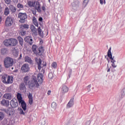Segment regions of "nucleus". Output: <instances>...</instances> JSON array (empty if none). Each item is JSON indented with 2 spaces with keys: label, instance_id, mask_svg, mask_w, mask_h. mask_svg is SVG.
I'll list each match as a JSON object with an SVG mask.
<instances>
[{
  "label": "nucleus",
  "instance_id": "obj_1",
  "mask_svg": "<svg viewBox=\"0 0 125 125\" xmlns=\"http://www.w3.org/2000/svg\"><path fill=\"white\" fill-rule=\"evenodd\" d=\"M29 77L28 76H26L23 78V82L25 85H28L29 88L32 89L33 87H38L40 85L37 80L36 76H33V78L29 81Z\"/></svg>",
  "mask_w": 125,
  "mask_h": 125
},
{
  "label": "nucleus",
  "instance_id": "obj_2",
  "mask_svg": "<svg viewBox=\"0 0 125 125\" xmlns=\"http://www.w3.org/2000/svg\"><path fill=\"white\" fill-rule=\"evenodd\" d=\"M1 80L2 82L6 84H11L13 83V77L8 75L7 74H3L1 75Z\"/></svg>",
  "mask_w": 125,
  "mask_h": 125
},
{
  "label": "nucleus",
  "instance_id": "obj_3",
  "mask_svg": "<svg viewBox=\"0 0 125 125\" xmlns=\"http://www.w3.org/2000/svg\"><path fill=\"white\" fill-rule=\"evenodd\" d=\"M14 64V60L12 58L9 57H6L4 60V66L6 68L12 67Z\"/></svg>",
  "mask_w": 125,
  "mask_h": 125
},
{
  "label": "nucleus",
  "instance_id": "obj_4",
  "mask_svg": "<svg viewBox=\"0 0 125 125\" xmlns=\"http://www.w3.org/2000/svg\"><path fill=\"white\" fill-rule=\"evenodd\" d=\"M17 98L18 100L19 104L21 105L23 110L25 111L26 110V104L22 100L21 95L20 93H18L17 95Z\"/></svg>",
  "mask_w": 125,
  "mask_h": 125
},
{
  "label": "nucleus",
  "instance_id": "obj_5",
  "mask_svg": "<svg viewBox=\"0 0 125 125\" xmlns=\"http://www.w3.org/2000/svg\"><path fill=\"white\" fill-rule=\"evenodd\" d=\"M111 48L110 47V48H109V49L108 51L107 57L108 58H109V59L111 60V62L112 63H111L112 67H113V68H116L117 65L115 63L116 61H115V60H114V57L112 58V54L111 53Z\"/></svg>",
  "mask_w": 125,
  "mask_h": 125
},
{
  "label": "nucleus",
  "instance_id": "obj_6",
  "mask_svg": "<svg viewBox=\"0 0 125 125\" xmlns=\"http://www.w3.org/2000/svg\"><path fill=\"white\" fill-rule=\"evenodd\" d=\"M18 18L20 19V20L19 21L21 23H24L25 21V20L27 18V15L25 13H19L18 14Z\"/></svg>",
  "mask_w": 125,
  "mask_h": 125
},
{
  "label": "nucleus",
  "instance_id": "obj_7",
  "mask_svg": "<svg viewBox=\"0 0 125 125\" xmlns=\"http://www.w3.org/2000/svg\"><path fill=\"white\" fill-rule=\"evenodd\" d=\"M13 18L11 16L7 17L5 19V25L7 27H9L13 24Z\"/></svg>",
  "mask_w": 125,
  "mask_h": 125
},
{
  "label": "nucleus",
  "instance_id": "obj_8",
  "mask_svg": "<svg viewBox=\"0 0 125 125\" xmlns=\"http://www.w3.org/2000/svg\"><path fill=\"white\" fill-rule=\"evenodd\" d=\"M2 111L9 116L14 114V113L15 112L14 109L11 107H8L7 109H2Z\"/></svg>",
  "mask_w": 125,
  "mask_h": 125
},
{
  "label": "nucleus",
  "instance_id": "obj_9",
  "mask_svg": "<svg viewBox=\"0 0 125 125\" xmlns=\"http://www.w3.org/2000/svg\"><path fill=\"white\" fill-rule=\"evenodd\" d=\"M30 67L28 64L24 63L23 64L21 67V71L22 73H26L29 72Z\"/></svg>",
  "mask_w": 125,
  "mask_h": 125
},
{
  "label": "nucleus",
  "instance_id": "obj_10",
  "mask_svg": "<svg viewBox=\"0 0 125 125\" xmlns=\"http://www.w3.org/2000/svg\"><path fill=\"white\" fill-rule=\"evenodd\" d=\"M10 105L13 108H16L18 106V101L17 99L14 98L10 102Z\"/></svg>",
  "mask_w": 125,
  "mask_h": 125
},
{
  "label": "nucleus",
  "instance_id": "obj_11",
  "mask_svg": "<svg viewBox=\"0 0 125 125\" xmlns=\"http://www.w3.org/2000/svg\"><path fill=\"white\" fill-rule=\"evenodd\" d=\"M69 91V88L66 85L63 84L62 87H61V92L63 94H64L66 93H67Z\"/></svg>",
  "mask_w": 125,
  "mask_h": 125
},
{
  "label": "nucleus",
  "instance_id": "obj_12",
  "mask_svg": "<svg viewBox=\"0 0 125 125\" xmlns=\"http://www.w3.org/2000/svg\"><path fill=\"white\" fill-rule=\"evenodd\" d=\"M24 41L26 42H28L30 45H32L33 43V40L30 36H26L24 38Z\"/></svg>",
  "mask_w": 125,
  "mask_h": 125
},
{
  "label": "nucleus",
  "instance_id": "obj_13",
  "mask_svg": "<svg viewBox=\"0 0 125 125\" xmlns=\"http://www.w3.org/2000/svg\"><path fill=\"white\" fill-rule=\"evenodd\" d=\"M74 104V98H72L66 104V108H70L72 107Z\"/></svg>",
  "mask_w": 125,
  "mask_h": 125
},
{
  "label": "nucleus",
  "instance_id": "obj_14",
  "mask_svg": "<svg viewBox=\"0 0 125 125\" xmlns=\"http://www.w3.org/2000/svg\"><path fill=\"white\" fill-rule=\"evenodd\" d=\"M10 46H15V45H16V44L18 43L17 40L15 39L11 38L10 39Z\"/></svg>",
  "mask_w": 125,
  "mask_h": 125
},
{
  "label": "nucleus",
  "instance_id": "obj_15",
  "mask_svg": "<svg viewBox=\"0 0 125 125\" xmlns=\"http://www.w3.org/2000/svg\"><path fill=\"white\" fill-rule=\"evenodd\" d=\"M0 104L4 106L8 107L9 106L10 102L8 100H2L0 102Z\"/></svg>",
  "mask_w": 125,
  "mask_h": 125
},
{
  "label": "nucleus",
  "instance_id": "obj_16",
  "mask_svg": "<svg viewBox=\"0 0 125 125\" xmlns=\"http://www.w3.org/2000/svg\"><path fill=\"white\" fill-rule=\"evenodd\" d=\"M44 49L42 45L41 46L39 49H38V51H37V54L36 55V56H41L42 55V54L44 52Z\"/></svg>",
  "mask_w": 125,
  "mask_h": 125
},
{
  "label": "nucleus",
  "instance_id": "obj_17",
  "mask_svg": "<svg viewBox=\"0 0 125 125\" xmlns=\"http://www.w3.org/2000/svg\"><path fill=\"white\" fill-rule=\"evenodd\" d=\"M37 80L40 84H42L43 82V75L42 73L38 74Z\"/></svg>",
  "mask_w": 125,
  "mask_h": 125
},
{
  "label": "nucleus",
  "instance_id": "obj_18",
  "mask_svg": "<svg viewBox=\"0 0 125 125\" xmlns=\"http://www.w3.org/2000/svg\"><path fill=\"white\" fill-rule=\"evenodd\" d=\"M35 61L38 64V68L39 70H41L42 69V67H41V64H42V59H38V58H36L35 59Z\"/></svg>",
  "mask_w": 125,
  "mask_h": 125
},
{
  "label": "nucleus",
  "instance_id": "obj_19",
  "mask_svg": "<svg viewBox=\"0 0 125 125\" xmlns=\"http://www.w3.org/2000/svg\"><path fill=\"white\" fill-rule=\"evenodd\" d=\"M35 8L36 9V10H37L38 12L39 13H41V5L39 3V2H37Z\"/></svg>",
  "mask_w": 125,
  "mask_h": 125
},
{
  "label": "nucleus",
  "instance_id": "obj_20",
  "mask_svg": "<svg viewBox=\"0 0 125 125\" xmlns=\"http://www.w3.org/2000/svg\"><path fill=\"white\" fill-rule=\"evenodd\" d=\"M3 97L6 99L10 100L12 99V95L10 93H6L3 95Z\"/></svg>",
  "mask_w": 125,
  "mask_h": 125
},
{
  "label": "nucleus",
  "instance_id": "obj_21",
  "mask_svg": "<svg viewBox=\"0 0 125 125\" xmlns=\"http://www.w3.org/2000/svg\"><path fill=\"white\" fill-rule=\"evenodd\" d=\"M25 62H27L30 64L33 63V61L31 60V58L28 56H25L24 58Z\"/></svg>",
  "mask_w": 125,
  "mask_h": 125
},
{
  "label": "nucleus",
  "instance_id": "obj_22",
  "mask_svg": "<svg viewBox=\"0 0 125 125\" xmlns=\"http://www.w3.org/2000/svg\"><path fill=\"white\" fill-rule=\"evenodd\" d=\"M3 44L5 46H10V39L5 40L3 41Z\"/></svg>",
  "mask_w": 125,
  "mask_h": 125
},
{
  "label": "nucleus",
  "instance_id": "obj_23",
  "mask_svg": "<svg viewBox=\"0 0 125 125\" xmlns=\"http://www.w3.org/2000/svg\"><path fill=\"white\" fill-rule=\"evenodd\" d=\"M28 98L29 99V103L30 105L32 104L33 100V97L32 94L30 93H29V95H28Z\"/></svg>",
  "mask_w": 125,
  "mask_h": 125
},
{
  "label": "nucleus",
  "instance_id": "obj_24",
  "mask_svg": "<svg viewBox=\"0 0 125 125\" xmlns=\"http://www.w3.org/2000/svg\"><path fill=\"white\" fill-rule=\"evenodd\" d=\"M37 46L36 45L34 44L32 45V51L34 52V54H36V55L38 52V51H37Z\"/></svg>",
  "mask_w": 125,
  "mask_h": 125
},
{
  "label": "nucleus",
  "instance_id": "obj_25",
  "mask_svg": "<svg viewBox=\"0 0 125 125\" xmlns=\"http://www.w3.org/2000/svg\"><path fill=\"white\" fill-rule=\"evenodd\" d=\"M9 9L11 10V11L12 13L16 12V8H15V7L13 6V5H9Z\"/></svg>",
  "mask_w": 125,
  "mask_h": 125
},
{
  "label": "nucleus",
  "instance_id": "obj_26",
  "mask_svg": "<svg viewBox=\"0 0 125 125\" xmlns=\"http://www.w3.org/2000/svg\"><path fill=\"white\" fill-rule=\"evenodd\" d=\"M18 41L19 42L20 44H21L22 46V45H23V39L21 36H19L18 37Z\"/></svg>",
  "mask_w": 125,
  "mask_h": 125
},
{
  "label": "nucleus",
  "instance_id": "obj_27",
  "mask_svg": "<svg viewBox=\"0 0 125 125\" xmlns=\"http://www.w3.org/2000/svg\"><path fill=\"white\" fill-rule=\"evenodd\" d=\"M79 3H80V2H79V0H75L72 4V6L73 7H77L79 6Z\"/></svg>",
  "mask_w": 125,
  "mask_h": 125
},
{
  "label": "nucleus",
  "instance_id": "obj_28",
  "mask_svg": "<svg viewBox=\"0 0 125 125\" xmlns=\"http://www.w3.org/2000/svg\"><path fill=\"white\" fill-rule=\"evenodd\" d=\"M27 4L30 7H34L35 4V2H33V1H28Z\"/></svg>",
  "mask_w": 125,
  "mask_h": 125
},
{
  "label": "nucleus",
  "instance_id": "obj_29",
  "mask_svg": "<svg viewBox=\"0 0 125 125\" xmlns=\"http://www.w3.org/2000/svg\"><path fill=\"white\" fill-rule=\"evenodd\" d=\"M10 14V10L8 7H6L4 10V14L8 16Z\"/></svg>",
  "mask_w": 125,
  "mask_h": 125
},
{
  "label": "nucleus",
  "instance_id": "obj_30",
  "mask_svg": "<svg viewBox=\"0 0 125 125\" xmlns=\"http://www.w3.org/2000/svg\"><path fill=\"white\" fill-rule=\"evenodd\" d=\"M33 22L34 24V25H35V26H36L37 27H38L39 26V23L37 21L36 18L35 17H33Z\"/></svg>",
  "mask_w": 125,
  "mask_h": 125
},
{
  "label": "nucleus",
  "instance_id": "obj_31",
  "mask_svg": "<svg viewBox=\"0 0 125 125\" xmlns=\"http://www.w3.org/2000/svg\"><path fill=\"white\" fill-rule=\"evenodd\" d=\"M38 33H39V35H40L42 38H43V37H44L43 33L42 31V30H41L40 27L38 28Z\"/></svg>",
  "mask_w": 125,
  "mask_h": 125
},
{
  "label": "nucleus",
  "instance_id": "obj_32",
  "mask_svg": "<svg viewBox=\"0 0 125 125\" xmlns=\"http://www.w3.org/2000/svg\"><path fill=\"white\" fill-rule=\"evenodd\" d=\"M30 29L34 34L36 33V29L34 25H31L30 26Z\"/></svg>",
  "mask_w": 125,
  "mask_h": 125
},
{
  "label": "nucleus",
  "instance_id": "obj_33",
  "mask_svg": "<svg viewBox=\"0 0 125 125\" xmlns=\"http://www.w3.org/2000/svg\"><path fill=\"white\" fill-rule=\"evenodd\" d=\"M20 88L21 90H23L25 88V86L24 83H21L20 85Z\"/></svg>",
  "mask_w": 125,
  "mask_h": 125
},
{
  "label": "nucleus",
  "instance_id": "obj_34",
  "mask_svg": "<svg viewBox=\"0 0 125 125\" xmlns=\"http://www.w3.org/2000/svg\"><path fill=\"white\" fill-rule=\"evenodd\" d=\"M89 0H83V5L84 7H86L89 2Z\"/></svg>",
  "mask_w": 125,
  "mask_h": 125
},
{
  "label": "nucleus",
  "instance_id": "obj_35",
  "mask_svg": "<svg viewBox=\"0 0 125 125\" xmlns=\"http://www.w3.org/2000/svg\"><path fill=\"white\" fill-rule=\"evenodd\" d=\"M51 107L54 109H56L57 108V104H56V103H55V102L52 103V105H51Z\"/></svg>",
  "mask_w": 125,
  "mask_h": 125
},
{
  "label": "nucleus",
  "instance_id": "obj_36",
  "mask_svg": "<svg viewBox=\"0 0 125 125\" xmlns=\"http://www.w3.org/2000/svg\"><path fill=\"white\" fill-rule=\"evenodd\" d=\"M5 117V115L3 113L0 112V121L2 120Z\"/></svg>",
  "mask_w": 125,
  "mask_h": 125
},
{
  "label": "nucleus",
  "instance_id": "obj_37",
  "mask_svg": "<svg viewBox=\"0 0 125 125\" xmlns=\"http://www.w3.org/2000/svg\"><path fill=\"white\" fill-rule=\"evenodd\" d=\"M51 66L55 69L57 67V62H53L52 64H51Z\"/></svg>",
  "mask_w": 125,
  "mask_h": 125
},
{
  "label": "nucleus",
  "instance_id": "obj_38",
  "mask_svg": "<svg viewBox=\"0 0 125 125\" xmlns=\"http://www.w3.org/2000/svg\"><path fill=\"white\" fill-rule=\"evenodd\" d=\"M18 110L19 111L20 114H23L24 115H25V113L21 108H18Z\"/></svg>",
  "mask_w": 125,
  "mask_h": 125
},
{
  "label": "nucleus",
  "instance_id": "obj_39",
  "mask_svg": "<svg viewBox=\"0 0 125 125\" xmlns=\"http://www.w3.org/2000/svg\"><path fill=\"white\" fill-rule=\"evenodd\" d=\"M21 27L25 28L26 29H28L29 28V25L28 24H22V25H21Z\"/></svg>",
  "mask_w": 125,
  "mask_h": 125
},
{
  "label": "nucleus",
  "instance_id": "obj_40",
  "mask_svg": "<svg viewBox=\"0 0 125 125\" xmlns=\"http://www.w3.org/2000/svg\"><path fill=\"white\" fill-rule=\"evenodd\" d=\"M125 95V88H124L121 91V96L124 97Z\"/></svg>",
  "mask_w": 125,
  "mask_h": 125
},
{
  "label": "nucleus",
  "instance_id": "obj_41",
  "mask_svg": "<svg viewBox=\"0 0 125 125\" xmlns=\"http://www.w3.org/2000/svg\"><path fill=\"white\" fill-rule=\"evenodd\" d=\"M17 7L19 9H23V6L22 4L18 3L17 5Z\"/></svg>",
  "mask_w": 125,
  "mask_h": 125
},
{
  "label": "nucleus",
  "instance_id": "obj_42",
  "mask_svg": "<svg viewBox=\"0 0 125 125\" xmlns=\"http://www.w3.org/2000/svg\"><path fill=\"white\" fill-rule=\"evenodd\" d=\"M6 53V50L5 49H2L1 50V55H5Z\"/></svg>",
  "mask_w": 125,
  "mask_h": 125
},
{
  "label": "nucleus",
  "instance_id": "obj_43",
  "mask_svg": "<svg viewBox=\"0 0 125 125\" xmlns=\"http://www.w3.org/2000/svg\"><path fill=\"white\" fill-rule=\"evenodd\" d=\"M5 3L7 4H10L11 3V0H4Z\"/></svg>",
  "mask_w": 125,
  "mask_h": 125
},
{
  "label": "nucleus",
  "instance_id": "obj_44",
  "mask_svg": "<svg viewBox=\"0 0 125 125\" xmlns=\"http://www.w3.org/2000/svg\"><path fill=\"white\" fill-rule=\"evenodd\" d=\"M100 3L101 5H103V3L105 4H106V0H100Z\"/></svg>",
  "mask_w": 125,
  "mask_h": 125
},
{
  "label": "nucleus",
  "instance_id": "obj_45",
  "mask_svg": "<svg viewBox=\"0 0 125 125\" xmlns=\"http://www.w3.org/2000/svg\"><path fill=\"white\" fill-rule=\"evenodd\" d=\"M115 67H113L112 66H110V69H111L112 72H114L115 71Z\"/></svg>",
  "mask_w": 125,
  "mask_h": 125
},
{
  "label": "nucleus",
  "instance_id": "obj_46",
  "mask_svg": "<svg viewBox=\"0 0 125 125\" xmlns=\"http://www.w3.org/2000/svg\"><path fill=\"white\" fill-rule=\"evenodd\" d=\"M48 77L49 79H51L53 77V75L52 73H49L48 75Z\"/></svg>",
  "mask_w": 125,
  "mask_h": 125
},
{
  "label": "nucleus",
  "instance_id": "obj_47",
  "mask_svg": "<svg viewBox=\"0 0 125 125\" xmlns=\"http://www.w3.org/2000/svg\"><path fill=\"white\" fill-rule=\"evenodd\" d=\"M32 13H33V15H34L36 16V13H37V11H36V10H35V9L32 10Z\"/></svg>",
  "mask_w": 125,
  "mask_h": 125
},
{
  "label": "nucleus",
  "instance_id": "obj_48",
  "mask_svg": "<svg viewBox=\"0 0 125 125\" xmlns=\"http://www.w3.org/2000/svg\"><path fill=\"white\" fill-rule=\"evenodd\" d=\"M42 9L44 11V12H45V10L46 9V7H45V5H43L42 6Z\"/></svg>",
  "mask_w": 125,
  "mask_h": 125
},
{
  "label": "nucleus",
  "instance_id": "obj_49",
  "mask_svg": "<svg viewBox=\"0 0 125 125\" xmlns=\"http://www.w3.org/2000/svg\"><path fill=\"white\" fill-rule=\"evenodd\" d=\"M39 21H40L42 22V21H43V19H42V17H40V18L39 19Z\"/></svg>",
  "mask_w": 125,
  "mask_h": 125
},
{
  "label": "nucleus",
  "instance_id": "obj_50",
  "mask_svg": "<svg viewBox=\"0 0 125 125\" xmlns=\"http://www.w3.org/2000/svg\"><path fill=\"white\" fill-rule=\"evenodd\" d=\"M2 69V65L0 63V72H1Z\"/></svg>",
  "mask_w": 125,
  "mask_h": 125
},
{
  "label": "nucleus",
  "instance_id": "obj_51",
  "mask_svg": "<svg viewBox=\"0 0 125 125\" xmlns=\"http://www.w3.org/2000/svg\"><path fill=\"white\" fill-rule=\"evenodd\" d=\"M21 34L22 36H24L26 34V32L25 31L21 32Z\"/></svg>",
  "mask_w": 125,
  "mask_h": 125
},
{
  "label": "nucleus",
  "instance_id": "obj_52",
  "mask_svg": "<svg viewBox=\"0 0 125 125\" xmlns=\"http://www.w3.org/2000/svg\"><path fill=\"white\" fill-rule=\"evenodd\" d=\"M43 42L42 41V40L40 39V44H42Z\"/></svg>",
  "mask_w": 125,
  "mask_h": 125
},
{
  "label": "nucleus",
  "instance_id": "obj_53",
  "mask_svg": "<svg viewBox=\"0 0 125 125\" xmlns=\"http://www.w3.org/2000/svg\"><path fill=\"white\" fill-rule=\"evenodd\" d=\"M51 91H50V90L48 91V92H47L48 95H50L51 94Z\"/></svg>",
  "mask_w": 125,
  "mask_h": 125
},
{
  "label": "nucleus",
  "instance_id": "obj_54",
  "mask_svg": "<svg viewBox=\"0 0 125 125\" xmlns=\"http://www.w3.org/2000/svg\"><path fill=\"white\" fill-rule=\"evenodd\" d=\"M43 66L44 67L46 66V62H43V63L42 64Z\"/></svg>",
  "mask_w": 125,
  "mask_h": 125
},
{
  "label": "nucleus",
  "instance_id": "obj_55",
  "mask_svg": "<svg viewBox=\"0 0 125 125\" xmlns=\"http://www.w3.org/2000/svg\"><path fill=\"white\" fill-rule=\"evenodd\" d=\"M2 21V19L1 17H0V24L1 23Z\"/></svg>",
  "mask_w": 125,
  "mask_h": 125
},
{
  "label": "nucleus",
  "instance_id": "obj_56",
  "mask_svg": "<svg viewBox=\"0 0 125 125\" xmlns=\"http://www.w3.org/2000/svg\"><path fill=\"white\" fill-rule=\"evenodd\" d=\"M91 87V85H88V86H87V88H89V89H90Z\"/></svg>",
  "mask_w": 125,
  "mask_h": 125
},
{
  "label": "nucleus",
  "instance_id": "obj_57",
  "mask_svg": "<svg viewBox=\"0 0 125 125\" xmlns=\"http://www.w3.org/2000/svg\"><path fill=\"white\" fill-rule=\"evenodd\" d=\"M110 70H111V68H110V67H109V68H108V69H107V72H109L110 71Z\"/></svg>",
  "mask_w": 125,
  "mask_h": 125
},
{
  "label": "nucleus",
  "instance_id": "obj_58",
  "mask_svg": "<svg viewBox=\"0 0 125 125\" xmlns=\"http://www.w3.org/2000/svg\"><path fill=\"white\" fill-rule=\"evenodd\" d=\"M1 5H0V13H1Z\"/></svg>",
  "mask_w": 125,
  "mask_h": 125
},
{
  "label": "nucleus",
  "instance_id": "obj_59",
  "mask_svg": "<svg viewBox=\"0 0 125 125\" xmlns=\"http://www.w3.org/2000/svg\"><path fill=\"white\" fill-rule=\"evenodd\" d=\"M49 0V2H50V0Z\"/></svg>",
  "mask_w": 125,
  "mask_h": 125
},
{
  "label": "nucleus",
  "instance_id": "obj_60",
  "mask_svg": "<svg viewBox=\"0 0 125 125\" xmlns=\"http://www.w3.org/2000/svg\"><path fill=\"white\" fill-rule=\"evenodd\" d=\"M1 96L0 95V99L1 98Z\"/></svg>",
  "mask_w": 125,
  "mask_h": 125
},
{
  "label": "nucleus",
  "instance_id": "obj_61",
  "mask_svg": "<svg viewBox=\"0 0 125 125\" xmlns=\"http://www.w3.org/2000/svg\"><path fill=\"white\" fill-rule=\"evenodd\" d=\"M12 69H13V67L12 68Z\"/></svg>",
  "mask_w": 125,
  "mask_h": 125
}]
</instances>
